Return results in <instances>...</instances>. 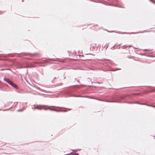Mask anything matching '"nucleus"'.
<instances>
[{
  "mask_svg": "<svg viewBox=\"0 0 155 155\" xmlns=\"http://www.w3.org/2000/svg\"><path fill=\"white\" fill-rule=\"evenodd\" d=\"M35 108H36L38 109H41L42 108V107L41 106H37Z\"/></svg>",
  "mask_w": 155,
  "mask_h": 155,
  "instance_id": "nucleus-2",
  "label": "nucleus"
},
{
  "mask_svg": "<svg viewBox=\"0 0 155 155\" xmlns=\"http://www.w3.org/2000/svg\"><path fill=\"white\" fill-rule=\"evenodd\" d=\"M46 62V61H41V62H39V63H38V64H44Z\"/></svg>",
  "mask_w": 155,
  "mask_h": 155,
  "instance_id": "nucleus-4",
  "label": "nucleus"
},
{
  "mask_svg": "<svg viewBox=\"0 0 155 155\" xmlns=\"http://www.w3.org/2000/svg\"><path fill=\"white\" fill-rule=\"evenodd\" d=\"M49 109L50 110H54V109H51L50 108V107H48L47 108V109H46V108H45V110H46V109Z\"/></svg>",
  "mask_w": 155,
  "mask_h": 155,
  "instance_id": "nucleus-5",
  "label": "nucleus"
},
{
  "mask_svg": "<svg viewBox=\"0 0 155 155\" xmlns=\"http://www.w3.org/2000/svg\"><path fill=\"white\" fill-rule=\"evenodd\" d=\"M73 155H79V154L78 153H76L73 154Z\"/></svg>",
  "mask_w": 155,
  "mask_h": 155,
  "instance_id": "nucleus-7",
  "label": "nucleus"
},
{
  "mask_svg": "<svg viewBox=\"0 0 155 155\" xmlns=\"http://www.w3.org/2000/svg\"><path fill=\"white\" fill-rule=\"evenodd\" d=\"M151 2H152L153 3H154V4H155V2H154L152 0H150Z\"/></svg>",
  "mask_w": 155,
  "mask_h": 155,
  "instance_id": "nucleus-6",
  "label": "nucleus"
},
{
  "mask_svg": "<svg viewBox=\"0 0 155 155\" xmlns=\"http://www.w3.org/2000/svg\"><path fill=\"white\" fill-rule=\"evenodd\" d=\"M10 84L13 87H14L15 88L18 89V87L17 85L13 83L12 82H11Z\"/></svg>",
  "mask_w": 155,
  "mask_h": 155,
  "instance_id": "nucleus-1",
  "label": "nucleus"
},
{
  "mask_svg": "<svg viewBox=\"0 0 155 155\" xmlns=\"http://www.w3.org/2000/svg\"><path fill=\"white\" fill-rule=\"evenodd\" d=\"M4 80H5L7 82H8L9 84H10L11 82H12L11 81H10L9 79H5Z\"/></svg>",
  "mask_w": 155,
  "mask_h": 155,
  "instance_id": "nucleus-3",
  "label": "nucleus"
}]
</instances>
